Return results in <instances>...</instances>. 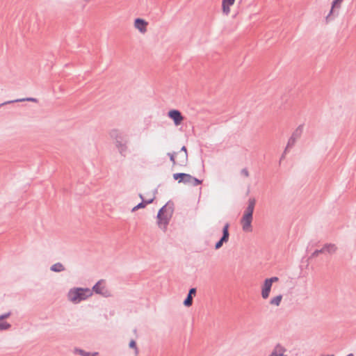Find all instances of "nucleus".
<instances>
[{
    "label": "nucleus",
    "instance_id": "dca6fc26",
    "mask_svg": "<svg viewBox=\"0 0 356 356\" xmlns=\"http://www.w3.org/2000/svg\"><path fill=\"white\" fill-rule=\"evenodd\" d=\"M235 0H222V11L225 14L228 15L230 12L229 6H232Z\"/></svg>",
    "mask_w": 356,
    "mask_h": 356
},
{
    "label": "nucleus",
    "instance_id": "f8f14e48",
    "mask_svg": "<svg viewBox=\"0 0 356 356\" xmlns=\"http://www.w3.org/2000/svg\"><path fill=\"white\" fill-rule=\"evenodd\" d=\"M196 289L195 288H191L188 291V293L187 294L186 298L184 300V305L186 307H190L193 304V296H195L196 294Z\"/></svg>",
    "mask_w": 356,
    "mask_h": 356
},
{
    "label": "nucleus",
    "instance_id": "a878e982",
    "mask_svg": "<svg viewBox=\"0 0 356 356\" xmlns=\"http://www.w3.org/2000/svg\"><path fill=\"white\" fill-rule=\"evenodd\" d=\"M11 327V325L8 322L0 323V331L8 330Z\"/></svg>",
    "mask_w": 356,
    "mask_h": 356
},
{
    "label": "nucleus",
    "instance_id": "cd10ccee",
    "mask_svg": "<svg viewBox=\"0 0 356 356\" xmlns=\"http://www.w3.org/2000/svg\"><path fill=\"white\" fill-rule=\"evenodd\" d=\"M323 250L322 249H320V250H316L312 254L311 256L309 257V259H312L313 257H317L319 254H323Z\"/></svg>",
    "mask_w": 356,
    "mask_h": 356
},
{
    "label": "nucleus",
    "instance_id": "4be33fe9",
    "mask_svg": "<svg viewBox=\"0 0 356 356\" xmlns=\"http://www.w3.org/2000/svg\"><path fill=\"white\" fill-rule=\"evenodd\" d=\"M50 270L53 272L60 273L65 270V267L60 262H57L50 267Z\"/></svg>",
    "mask_w": 356,
    "mask_h": 356
},
{
    "label": "nucleus",
    "instance_id": "2f4dec72",
    "mask_svg": "<svg viewBox=\"0 0 356 356\" xmlns=\"http://www.w3.org/2000/svg\"><path fill=\"white\" fill-rule=\"evenodd\" d=\"M179 152L182 153H187V149L185 146H183Z\"/></svg>",
    "mask_w": 356,
    "mask_h": 356
},
{
    "label": "nucleus",
    "instance_id": "f3484780",
    "mask_svg": "<svg viewBox=\"0 0 356 356\" xmlns=\"http://www.w3.org/2000/svg\"><path fill=\"white\" fill-rule=\"evenodd\" d=\"M24 101L37 102L38 99H35V98H33V97L17 99H15V100L7 101V102H5L3 103H1V104H0V107L3 106V105H6V104H12V103H15V102H24Z\"/></svg>",
    "mask_w": 356,
    "mask_h": 356
},
{
    "label": "nucleus",
    "instance_id": "7c9ffc66",
    "mask_svg": "<svg viewBox=\"0 0 356 356\" xmlns=\"http://www.w3.org/2000/svg\"><path fill=\"white\" fill-rule=\"evenodd\" d=\"M241 174L243 175H244L245 177H248L249 176L248 170L246 168L242 169Z\"/></svg>",
    "mask_w": 356,
    "mask_h": 356
},
{
    "label": "nucleus",
    "instance_id": "2eb2a0df",
    "mask_svg": "<svg viewBox=\"0 0 356 356\" xmlns=\"http://www.w3.org/2000/svg\"><path fill=\"white\" fill-rule=\"evenodd\" d=\"M255 203H256V200L254 198H250L248 200V207H247L244 213L249 214L252 216Z\"/></svg>",
    "mask_w": 356,
    "mask_h": 356
},
{
    "label": "nucleus",
    "instance_id": "f03ea898",
    "mask_svg": "<svg viewBox=\"0 0 356 356\" xmlns=\"http://www.w3.org/2000/svg\"><path fill=\"white\" fill-rule=\"evenodd\" d=\"M92 291L88 288L76 287L70 289L67 299L74 304H78L92 296Z\"/></svg>",
    "mask_w": 356,
    "mask_h": 356
},
{
    "label": "nucleus",
    "instance_id": "f704fd0d",
    "mask_svg": "<svg viewBox=\"0 0 356 356\" xmlns=\"http://www.w3.org/2000/svg\"><path fill=\"white\" fill-rule=\"evenodd\" d=\"M327 356H334V355H327Z\"/></svg>",
    "mask_w": 356,
    "mask_h": 356
},
{
    "label": "nucleus",
    "instance_id": "c9c22d12",
    "mask_svg": "<svg viewBox=\"0 0 356 356\" xmlns=\"http://www.w3.org/2000/svg\"><path fill=\"white\" fill-rule=\"evenodd\" d=\"M268 356H272V353L270 355H268Z\"/></svg>",
    "mask_w": 356,
    "mask_h": 356
},
{
    "label": "nucleus",
    "instance_id": "a211bd4d",
    "mask_svg": "<svg viewBox=\"0 0 356 356\" xmlns=\"http://www.w3.org/2000/svg\"><path fill=\"white\" fill-rule=\"evenodd\" d=\"M321 249L323 253L327 252L329 254H333L337 251V248L334 244L326 243Z\"/></svg>",
    "mask_w": 356,
    "mask_h": 356
},
{
    "label": "nucleus",
    "instance_id": "f257e3e1",
    "mask_svg": "<svg viewBox=\"0 0 356 356\" xmlns=\"http://www.w3.org/2000/svg\"><path fill=\"white\" fill-rule=\"evenodd\" d=\"M174 211L173 204L170 202L163 206L157 213V225L163 231L167 230V227L170 221Z\"/></svg>",
    "mask_w": 356,
    "mask_h": 356
},
{
    "label": "nucleus",
    "instance_id": "1a4fd4ad",
    "mask_svg": "<svg viewBox=\"0 0 356 356\" xmlns=\"http://www.w3.org/2000/svg\"><path fill=\"white\" fill-rule=\"evenodd\" d=\"M103 280L98 281L92 287V291H94L95 293L97 294L102 295L105 297L108 296V292L107 289L105 288V286H103L101 285Z\"/></svg>",
    "mask_w": 356,
    "mask_h": 356
},
{
    "label": "nucleus",
    "instance_id": "ddd939ff",
    "mask_svg": "<svg viewBox=\"0 0 356 356\" xmlns=\"http://www.w3.org/2000/svg\"><path fill=\"white\" fill-rule=\"evenodd\" d=\"M272 285L270 283H269L267 280H264V284L261 289V297L264 299H267L269 296Z\"/></svg>",
    "mask_w": 356,
    "mask_h": 356
},
{
    "label": "nucleus",
    "instance_id": "39448f33",
    "mask_svg": "<svg viewBox=\"0 0 356 356\" xmlns=\"http://www.w3.org/2000/svg\"><path fill=\"white\" fill-rule=\"evenodd\" d=\"M168 117L173 121L175 126L180 125L184 118L181 113L177 109L170 110L168 113Z\"/></svg>",
    "mask_w": 356,
    "mask_h": 356
},
{
    "label": "nucleus",
    "instance_id": "bb28decb",
    "mask_svg": "<svg viewBox=\"0 0 356 356\" xmlns=\"http://www.w3.org/2000/svg\"><path fill=\"white\" fill-rule=\"evenodd\" d=\"M10 315H11V312H8L5 314H1L0 315V323H3L2 321L6 318H8V317L10 316Z\"/></svg>",
    "mask_w": 356,
    "mask_h": 356
},
{
    "label": "nucleus",
    "instance_id": "72a5a7b5",
    "mask_svg": "<svg viewBox=\"0 0 356 356\" xmlns=\"http://www.w3.org/2000/svg\"><path fill=\"white\" fill-rule=\"evenodd\" d=\"M138 209H139L138 208V206L136 205V206H135V207L131 209V211H132V212H134V211H137V210H138Z\"/></svg>",
    "mask_w": 356,
    "mask_h": 356
},
{
    "label": "nucleus",
    "instance_id": "20e7f679",
    "mask_svg": "<svg viewBox=\"0 0 356 356\" xmlns=\"http://www.w3.org/2000/svg\"><path fill=\"white\" fill-rule=\"evenodd\" d=\"M229 224L228 222H227L222 228V235L221 238L215 244L216 250L220 249L225 243H227L229 241Z\"/></svg>",
    "mask_w": 356,
    "mask_h": 356
},
{
    "label": "nucleus",
    "instance_id": "7ed1b4c3",
    "mask_svg": "<svg viewBox=\"0 0 356 356\" xmlns=\"http://www.w3.org/2000/svg\"><path fill=\"white\" fill-rule=\"evenodd\" d=\"M111 137L115 140V147L119 153L123 157H125L127 152V138L118 130H112L110 133Z\"/></svg>",
    "mask_w": 356,
    "mask_h": 356
},
{
    "label": "nucleus",
    "instance_id": "393cba45",
    "mask_svg": "<svg viewBox=\"0 0 356 356\" xmlns=\"http://www.w3.org/2000/svg\"><path fill=\"white\" fill-rule=\"evenodd\" d=\"M167 156H169L170 161L172 163L173 165H177V161L175 160L176 152H168Z\"/></svg>",
    "mask_w": 356,
    "mask_h": 356
},
{
    "label": "nucleus",
    "instance_id": "5701e85b",
    "mask_svg": "<svg viewBox=\"0 0 356 356\" xmlns=\"http://www.w3.org/2000/svg\"><path fill=\"white\" fill-rule=\"evenodd\" d=\"M74 353L76 354H79L81 356H96L98 354V353H90L89 352H86L84 350H82L79 348H74Z\"/></svg>",
    "mask_w": 356,
    "mask_h": 356
},
{
    "label": "nucleus",
    "instance_id": "9d476101",
    "mask_svg": "<svg viewBox=\"0 0 356 356\" xmlns=\"http://www.w3.org/2000/svg\"><path fill=\"white\" fill-rule=\"evenodd\" d=\"M147 22L141 18H136L134 21V26L141 33H145L147 31Z\"/></svg>",
    "mask_w": 356,
    "mask_h": 356
},
{
    "label": "nucleus",
    "instance_id": "0eeeda50",
    "mask_svg": "<svg viewBox=\"0 0 356 356\" xmlns=\"http://www.w3.org/2000/svg\"><path fill=\"white\" fill-rule=\"evenodd\" d=\"M252 221V216H250L249 214H246V213L243 214V216L241 219V225H242L243 230L244 232L252 231V225H251Z\"/></svg>",
    "mask_w": 356,
    "mask_h": 356
},
{
    "label": "nucleus",
    "instance_id": "423d86ee",
    "mask_svg": "<svg viewBox=\"0 0 356 356\" xmlns=\"http://www.w3.org/2000/svg\"><path fill=\"white\" fill-rule=\"evenodd\" d=\"M303 131V125H299L296 129L293 132L291 136L289 138L286 149L291 148L296 143V140L301 136Z\"/></svg>",
    "mask_w": 356,
    "mask_h": 356
},
{
    "label": "nucleus",
    "instance_id": "6ab92c4d",
    "mask_svg": "<svg viewBox=\"0 0 356 356\" xmlns=\"http://www.w3.org/2000/svg\"><path fill=\"white\" fill-rule=\"evenodd\" d=\"M173 178L175 180H179V182L184 183L185 181H187L188 179H191L190 177L187 176L186 173L183 172H177L173 175Z\"/></svg>",
    "mask_w": 356,
    "mask_h": 356
},
{
    "label": "nucleus",
    "instance_id": "9b49d317",
    "mask_svg": "<svg viewBox=\"0 0 356 356\" xmlns=\"http://www.w3.org/2000/svg\"><path fill=\"white\" fill-rule=\"evenodd\" d=\"M177 158V165L186 166L188 163V153H182L181 152H176Z\"/></svg>",
    "mask_w": 356,
    "mask_h": 356
},
{
    "label": "nucleus",
    "instance_id": "4468645a",
    "mask_svg": "<svg viewBox=\"0 0 356 356\" xmlns=\"http://www.w3.org/2000/svg\"><path fill=\"white\" fill-rule=\"evenodd\" d=\"M286 350L285 348H284L280 343H277L271 353L272 356H284V353Z\"/></svg>",
    "mask_w": 356,
    "mask_h": 356
},
{
    "label": "nucleus",
    "instance_id": "412c9836",
    "mask_svg": "<svg viewBox=\"0 0 356 356\" xmlns=\"http://www.w3.org/2000/svg\"><path fill=\"white\" fill-rule=\"evenodd\" d=\"M139 197L142 200L141 202H140V203H138L137 204L138 208L139 209L145 208L147 204L152 203L153 201H154V198H152V199H149V200H144L143 196L142 194H140Z\"/></svg>",
    "mask_w": 356,
    "mask_h": 356
},
{
    "label": "nucleus",
    "instance_id": "aec40b11",
    "mask_svg": "<svg viewBox=\"0 0 356 356\" xmlns=\"http://www.w3.org/2000/svg\"><path fill=\"white\" fill-rule=\"evenodd\" d=\"M187 176L190 177L191 179H188L187 181H185L184 184H190L193 186H196L201 184L202 182V180H200L196 177H194L189 174H187Z\"/></svg>",
    "mask_w": 356,
    "mask_h": 356
},
{
    "label": "nucleus",
    "instance_id": "c756f323",
    "mask_svg": "<svg viewBox=\"0 0 356 356\" xmlns=\"http://www.w3.org/2000/svg\"><path fill=\"white\" fill-rule=\"evenodd\" d=\"M269 283L273 284V282H277L279 280V278L277 277H271L270 278L266 279Z\"/></svg>",
    "mask_w": 356,
    "mask_h": 356
},
{
    "label": "nucleus",
    "instance_id": "473e14b6",
    "mask_svg": "<svg viewBox=\"0 0 356 356\" xmlns=\"http://www.w3.org/2000/svg\"><path fill=\"white\" fill-rule=\"evenodd\" d=\"M287 149H286V148H285V149H284V153L282 154V156H281V158H280V161H281L282 159H284V157H285V154H286V152H287Z\"/></svg>",
    "mask_w": 356,
    "mask_h": 356
},
{
    "label": "nucleus",
    "instance_id": "c85d7f7f",
    "mask_svg": "<svg viewBox=\"0 0 356 356\" xmlns=\"http://www.w3.org/2000/svg\"><path fill=\"white\" fill-rule=\"evenodd\" d=\"M129 346L131 348H134L136 350V353H138V348L136 347V341L134 340H131L129 342Z\"/></svg>",
    "mask_w": 356,
    "mask_h": 356
},
{
    "label": "nucleus",
    "instance_id": "6e6552de",
    "mask_svg": "<svg viewBox=\"0 0 356 356\" xmlns=\"http://www.w3.org/2000/svg\"><path fill=\"white\" fill-rule=\"evenodd\" d=\"M343 1V0H333L332 3L331 10L326 17V19H328L330 18H334V17L339 15V9L340 8V4Z\"/></svg>",
    "mask_w": 356,
    "mask_h": 356
},
{
    "label": "nucleus",
    "instance_id": "b1692460",
    "mask_svg": "<svg viewBox=\"0 0 356 356\" xmlns=\"http://www.w3.org/2000/svg\"><path fill=\"white\" fill-rule=\"evenodd\" d=\"M282 299V295L280 294L270 300V304L275 306H279Z\"/></svg>",
    "mask_w": 356,
    "mask_h": 356
}]
</instances>
